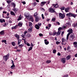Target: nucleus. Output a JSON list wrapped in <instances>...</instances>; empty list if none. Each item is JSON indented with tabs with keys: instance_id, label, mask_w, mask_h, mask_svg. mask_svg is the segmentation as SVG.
<instances>
[{
	"instance_id": "nucleus-56",
	"label": "nucleus",
	"mask_w": 77,
	"mask_h": 77,
	"mask_svg": "<svg viewBox=\"0 0 77 77\" xmlns=\"http://www.w3.org/2000/svg\"><path fill=\"white\" fill-rule=\"evenodd\" d=\"M56 44H57V45H58L60 43V42L57 41L56 42Z\"/></svg>"
},
{
	"instance_id": "nucleus-39",
	"label": "nucleus",
	"mask_w": 77,
	"mask_h": 77,
	"mask_svg": "<svg viewBox=\"0 0 77 77\" xmlns=\"http://www.w3.org/2000/svg\"><path fill=\"white\" fill-rule=\"evenodd\" d=\"M77 24H76L75 23H74L72 24V26H73V27H75L77 26Z\"/></svg>"
},
{
	"instance_id": "nucleus-61",
	"label": "nucleus",
	"mask_w": 77,
	"mask_h": 77,
	"mask_svg": "<svg viewBox=\"0 0 77 77\" xmlns=\"http://www.w3.org/2000/svg\"><path fill=\"white\" fill-rule=\"evenodd\" d=\"M27 33V31H25L24 32V35H26V34Z\"/></svg>"
},
{
	"instance_id": "nucleus-23",
	"label": "nucleus",
	"mask_w": 77,
	"mask_h": 77,
	"mask_svg": "<svg viewBox=\"0 0 77 77\" xmlns=\"http://www.w3.org/2000/svg\"><path fill=\"white\" fill-rule=\"evenodd\" d=\"M36 5H37V3L36 2H34L32 4V7H35V6H36Z\"/></svg>"
},
{
	"instance_id": "nucleus-40",
	"label": "nucleus",
	"mask_w": 77,
	"mask_h": 77,
	"mask_svg": "<svg viewBox=\"0 0 77 77\" xmlns=\"http://www.w3.org/2000/svg\"><path fill=\"white\" fill-rule=\"evenodd\" d=\"M32 48H33L32 47H30L28 50V51H30V50H32Z\"/></svg>"
},
{
	"instance_id": "nucleus-33",
	"label": "nucleus",
	"mask_w": 77,
	"mask_h": 77,
	"mask_svg": "<svg viewBox=\"0 0 77 77\" xmlns=\"http://www.w3.org/2000/svg\"><path fill=\"white\" fill-rule=\"evenodd\" d=\"M7 2L8 4H10L11 3V0H8L6 1Z\"/></svg>"
},
{
	"instance_id": "nucleus-41",
	"label": "nucleus",
	"mask_w": 77,
	"mask_h": 77,
	"mask_svg": "<svg viewBox=\"0 0 77 77\" xmlns=\"http://www.w3.org/2000/svg\"><path fill=\"white\" fill-rule=\"evenodd\" d=\"M70 49H71V48L70 47H69V46H68L67 48V51H68V50H70Z\"/></svg>"
},
{
	"instance_id": "nucleus-16",
	"label": "nucleus",
	"mask_w": 77,
	"mask_h": 77,
	"mask_svg": "<svg viewBox=\"0 0 77 77\" xmlns=\"http://www.w3.org/2000/svg\"><path fill=\"white\" fill-rule=\"evenodd\" d=\"M35 27L37 30H38V29H39V28H40L39 26V25H37V24L35 26Z\"/></svg>"
},
{
	"instance_id": "nucleus-5",
	"label": "nucleus",
	"mask_w": 77,
	"mask_h": 77,
	"mask_svg": "<svg viewBox=\"0 0 77 77\" xmlns=\"http://www.w3.org/2000/svg\"><path fill=\"white\" fill-rule=\"evenodd\" d=\"M65 14H63L61 13H59V16L60 18H61V19H63V18H64L65 17Z\"/></svg>"
},
{
	"instance_id": "nucleus-37",
	"label": "nucleus",
	"mask_w": 77,
	"mask_h": 77,
	"mask_svg": "<svg viewBox=\"0 0 77 77\" xmlns=\"http://www.w3.org/2000/svg\"><path fill=\"white\" fill-rule=\"evenodd\" d=\"M2 42H4V43H5V44H6L7 43H6V40H3L2 41Z\"/></svg>"
},
{
	"instance_id": "nucleus-18",
	"label": "nucleus",
	"mask_w": 77,
	"mask_h": 77,
	"mask_svg": "<svg viewBox=\"0 0 77 77\" xmlns=\"http://www.w3.org/2000/svg\"><path fill=\"white\" fill-rule=\"evenodd\" d=\"M62 43L63 42H66V40L65 39H64L63 38H62Z\"/></svg>"
},
{
	"instance_id": "nucleus-32",
	"label": "nucleus",
	"mask_w": 77,
	"mask_h": 77,
	"mask_svg": "<svg viewBox=\"0 0 77 77\" xmlns=\"http://www.w3.org/2000/svg\"><path fill=\"white\" fill-rule=\"evenodd\" d=\"M56 20V18L53 17L51 20V21H55Z\"/></svg>"
},
{
	"instance_id": "nucleus-55",
	"label": "nucleus",
	"mask_w": 77,
	"mask_h": 77,
	"mask_svg": "<svg viewBox=\"0 0 77 77\" xmlns=\"http://www.w3.org/2000/svg\"><path fill=\"white\" fill-rule=\"evenodd\" d=\"M56 32H55L52 34V35H53V36H54V35H56Z\"/></svg>"
},
{
	"instance_id": "nucleus-63",
	"label": "nucleus",
	"mask_w": 77,
	"mask_h": 77,
	"mask_svg": "<svg viewBox=\"0 0 77 77\" xmlns=\"http://www.w3.org/2000/svg\"><path fill=\"white\" fill-rule=\"evenodd\" d=\"M0 22H1V23H3V20L0 19Z\"/></svg>"
},
{
	"instance_id": "nucleus-14",
	"label": "nucleus",
	"mask_w": 77,
	"mask_h": 77,
	"mask_svg": "<svg viewBox=\"0 0 77 77\" xmlns=\"http://www.w3.org/2000/svg\"><path fill=\"white\" fill-rule=\"evenodd\" d=\"M0 35H5V31L2 30L0 32Z\"/></svg>"
},
{
	"instance_id": "nucleus-27",
	"label": "nucleus",
	"mask_w": 77,
	"mask_h": 77,
	"mask_svg": "<svg viewBox=\"0 0 77 77\" xmlns=\"http://www.w3.org/2000/svg\"><path fill=\"white\" fill-rule=\"evenodd\" d=\"M29 26H30V27H33V26H32V23L31 22H29Z\"/></svg>"
},
{
	"instance_id": "nucleus-43",
	"label": "nucleus",
	"mask_w": 77,
	"mask_h": 77,
	"mask_svg": "<svg viewBox=\"0 0 77 77\" xmlns=\"http://www.w3.org/2000/svg\"><path fill=\"white\" fill-rule=\"evenodd\" d=\"M8 24V22H6V23H5L4 25H3L4 26H7Z\"/></svg>"
},
{
	"instance_id": "nucleus-35",
	"label": "nucleus",
	"mask_w": 77,
	"mask_h": 77,
	"mask_svg": "<svg viewBox=\"0 0 77 77\" xmlns=\"http://www.w3.org/2000/svg\"><path fill=\"white\" fill-rule=\"evenodd\" d=\"M66 26H69L70 25H71V23H69V22H67L66 23Z\"/></svg>"
},
{
	"instance_id": "nucleus-10",
	"label": "nucleus",
	"mask_w": 77,
	"mask_h": 77,
	"mask_svg": "<svg viewBox=\"0 0 77 77\" xmlns=\"http://www.w3.org/2000/svg\"><path fill=\"white\" fill-rule=\"evenodd\" d=\"M41 20V18L39 17L38 16L35 17V21L36 22H38L39 20Z\"/></svg>"
},
{
	"instance_id": "nucleus-44",
	"label": "nucleus",
	"mask_w": 77,
	"mask_h": 77,
	"mask_svg": "<svg viewBox=\"0 0 77 77\" xmlns=\"http://www.w3.org/2000/svg\"><path fill=\"white\" fill-rule=\"evenodd\" d=\"M51 62V61L50 60H47L46 61V63H50Z\"/></svg>"
},
{
	"instance_id": "nucleus-54",
	"label": "nucleus",
	"mask_w": 77,
	"mask_h": 77,
	"mask_svg": "<svg viewBox=\"0 0 77 77\" xmlns=\"http://www.w3.org/2000/svg\"><path fill=\"white\" fill-rule=\"evenodd\" d=\"M30 46L31 47H33V46H34V45H33V43H31Z\"/></svg>"
},
{
	"instance_id": "nucleus-7",
	"label": "nucleus",
	"mask_w": 77,
	"mask_h": 77,
	"mask_svg": "<svg viewBox=\"0 0 77 77\" xmlns=\"http://www.w3.org/2000/svg\"><path fill=\"white\" fill-rule=\"evenodd\" d=\"M61 62L63 63H65V62H66V60L65 59V58H62L61 59Z\"/></svg>"
},
{
	"instance_id": "nucleus-3",
	"label": "nucleus",
	"mask_w": 77,
	"mask_h": 77,
	"mask_svg": "<svg viewBox=\"0 0 77 77\" xmlns=\"http://www.w3.org/2000/svg\"><path fill=\"white\" fill-rule=\"evenodd\" d=\"M66 15L67 17H73L74 18L75 17V15L70 13L66 14Z\"/></svg>"
},
{
	"instance_id": "nucleus-49",
	"label": "nucleus",
	"mask_w": 77,
	"mask_h": 77,
	"mask_svg": "<svg viewBox=\"0 0 77 77\" xmlns=\"http://www.w3.org/2000/svg\"><path fill=\"white\" fill-rule=\"evenodd\" d=\"M42 19L43 20L44 19V18H45L44 17V14H42Z\"/></svg>"
},
{
	"instance_id": "nucleus-45",
	"label": "nucleus",
	"mask_w": 77,
	"mask_h": 77,
	"mask_svg": "<svg viewBox=\"0 0 77 77\" xmlns=\"http://www.w3.org/2000/svg\"><path fill=\"white\" fill-rule=\"evenodd\" d=\"M45 43L46 45H48V44H49V42H48V41L46 42H45Z\"/></svg>"
},
{
	"instance_id": "nucleus-15",
	"label": "nucleus",
	"mask_w": 77,
	"mask_h": 77,
	"mask_svg": "<svg viewBox=\"0 0 77 77\" xmlns=\"http://www.w3.org/2000/svg\"><path fill=\"white\" fill-rule=\"evenodd\" d=\"M22 18H23V16H22L21 15H20L17 20L18 21H20V20H21L22 19Z\"/></svg>"
},
{
	"instance_id": "nucleus-50",
	"label": "nucleus",
	"mask_w": 77,
	"mask_h": 77,
	"mask_svg": "<svg viewBox=\"0 0 77 77\" xmlns=\"http://www.w3.org/2000/svg\"><path fill=\"white\" fill-rule=\"evenodd\" d=\"M56 50L55 49H54L53 51V53H56Z\"/></svg>"
},
{
	"instance_id": "nucleus-6",
	"label": "nucleus",
	"mask_w": 77,
	"mask_h": 77,
	"mask_svg": "<svg viewBox=\"0 0 77 77\" xmlns=\"http://www.w3.org/2000/svg\"><path fill=\"white\" fill-rule=\"evenodd\" d=\"M24 15L26 18H28V19L30 16V14L28 13L27 12L25 13Z\"/></svg>"
},
{
	"instance_id": "nucleus-1",
	"label": "nucleus",
	"mask_w": 77,
	"mask_h": 77,
	"mask_svg": "<svg viewBox=\"0 0 77 77\" xmlns=\"http://www.w3.org/2000/svg\"><path fill=\"white\" fill-rule=\"evenodd\" d=\"M68 32H69V33L67 34V35L66 39L68 40V38H69V35L70 34H71V33H72V32L73 31L72 30V29L70 28L68 30H67Z\"/></svg>"
},
{
	"instance_id": "nucleus-2",
	"label": "nucleus",
	"mask_w": 77,
	"mask_h": 77,
	"mask_svg": "<svg viewBox=\"0 0 77 77\" xmlns=\"http://www.w3.org/2000/svg\"><path fill=\"white\" fill-rule=\"evenodd\" d=\"M48 11L49 12H51V13H55V12H56L55 10L51 7L49 8Z\"/></svg>"
},
{
	"instance_id": "nucleus-53",
	"label": "nucleus",
	"mask_w": 77,
	"mask_h": 77,
	"mask_svg": "<svg viewBox=\"0 0 77 77\" xmlns=\"http://www.w3.org/2000/svg\"><path fill=\"white\" fill-rule=\"evenodd\" d=\"M64 34V31L62 32L61 33V36H63V35Z\"/></svg>"
},
{
	"instance_id": "nucleus-57",
	"label": "nucleus",
	"mask_w": 77,
	"mask_h": 77,
	"mask_svg": "<svg viewBox=\"0 0 77 77\" xmlns=\"http://www.w3.org/2000/svg\"><path fill=\"white\" fill-rule=\"evenodd\" d=\"M63 77H69L68 75H64Z\"/></svg>"
},
{
	"instance_id": "nucleus-47",
	"label": "nucleus",
	"mask_w": 77,
	"mask_h": 77,
	"mask_svg": "<svg viewBox=\"0 0 77 77\" xmlns=\"http://www.w3.org/2000/svg\"><path fill=\"white\" fill-rule=\"evenodd\" d=\"M12 5L13 6L14 8L15 7V4H14V3H12Z\"/></svg>"
},
{
	"instance_id": "nucleus-34",
	"label": "nucleus",
	"mask_w": 77,
	"mask_h": 77,
	"mask_svg": "<svg viewBox=\"0 0 77 77\" xmlns=\"http://www.w3.org/2000/svg\"><path fill=\"white\" fill-rule=\"evenodd\" d=\"M58 4H53V5L54 6V7L57 8V7H56V6L57 5V7H58V5H57Z\"/></svg>"
},
{
	"instance_id": "nucleus-46",
	"label": "nucleus",
	"mask_w": 77,
	"mask_h": 77,
	"mask_svg": "<svg viewBox=\"0 0 77 77\" xmlns=\"http://www.w3.org/2000/svg\"><path fill=\"white\" fill-rule=\"evenodd\" d=\"M73 44L75 45H77V42H73Z\"/></svg>"
},
{
	"instance_id": "nucleus-24",
	"label": "nucleus",
	"mask_w": 77,
	"mask_h": 77,
	"mask_svg": "<svg viewBox=\"0 0 77 77\" xmlns=\"http://www.w3.org/2000/svg\"><path fill=\"white\" fill-rule=\"evenodd\" d=\"M70 36L72 37V38H75V35H74V33L71 34Z\"/></svg>"
},
{
	"instance_id": "nucleus-30",
	"label": "nucleus",
	"mask_w": 77,
	"mask_h": 77,
	"mask_svg": "<svg viewBox=\"0 0 77 77\" xmlns=\"http://www.w3.org/2000/svg\"><path fill=\"white\" fill-rule=\"evenodd\" d=\"M15 65H14V64H13V65L11 66V69H14V68H15Z\"/></svg>"
},
{
	"instance_id": "nucleus-19",
	"label": "nucleus",
	"mask_w": 77,
	"mask_h": 77,
	"mask_svg": "<svg viewBox=\"0 0 77 77\" xmlns=\"http://www.w3.org/2000/svg\"><path fill=\"white\" fill-rule=\"evenodd\" d=\"M15 37H16V38H17V40L19 39H20V35H18V34H16L15 35Z\"/></svg>"
},
{
	"instance_id": "nucleus-20",
	"label": "nucleus",
	"mask_w": 77,
	"mask_h": 77,
	"mask_svg": "<svg viewBox=\"0 0 77 77\" xmlns=\"http://www.w3.org/2000/svg\"><path fill=\"white\" fill-rule=\"evenodd\" d=\"M22 25H23V23L21 22H19L18 23V26H19V27H21Z\"/></svg>"
},
{
	"instance_id": "nucleus-12",
	"label": "nucleus",
	"mask_w": 77,
	"mask_h": 77,
	"mask_svg": "<svg viewBox=\"0 0 77 77\" xmlns=\"http://www.w3.org/2000/svg\"><path fill=\"white\" fill-rule=\"evenodd\" d=\"M47 3V2H42L41 4V6H44V5H45V3Z\"/></svg>"
},
{
	"instance_id": "nucleus-48",
	"label": "nucleus",
	"mask_w": 77,
	"mask_h": 77,
	"mask_svg": "<svg viewBox=\"0 0 77 77\" xmlns=\"http://www.w3.org/2000/svg\"><path fill=\"white\" fill-rule=\"evenodd\" d=\"M38 26H39V27H41V26L42 25V24L41 23H38Z\"/></svg>"
},
{
	"instance_id": "nucleus-25",
	"label": "nucleus",
	"mask_w": 77,
	"mask_h": 77,
	"mask_svg": "<svg viewBox=\"0 0 77 77\" xmlns=\"http://www.w3.org/2000/svg\"><path fill=\"white\" fill-rule=\"evenodd\" d=\"M10 14L11 15H14V16H15V13H14V12L13 11H11Z\"/></svg>"
},
{
	"instance_id": "nucleus-9",
	"label": "nucleus",
	"mask_w": 77,
	"mask_h": 77,
	"mask_svg": "<svg viewBox=\"0 0 77 77\" xmlns=\"http://www.w3.org/2000/svg\"><path fill=\"white\" fill-rule=\"evenodd\" d=\"M32 29H33V26L31 27L30 28L28 29V32L31 33V32H32Z\"/></svg>"
},
{
	"instance_id": "nucleus-38",
	"label": "nucleus",
	"mask_w": 77,
	"mask_h": 77,
	"mask_svg": "<svg viewBox=\"0 0 77 77\" xmlns=\"http://www.w3.org/2000/svg\"><path fill=\"white\" fill-rule=\"evenodd\" d=\"M12 45L13 46H14V47L15 46V42H12Z\"/></svg>"
},
{
	"instance_id": "nucleus-22",
	"label": "nucleus",
	"mask_w": 77,
	"mask_h": 77,
	"mask_svg": "<svg viewBox=\"0 0 77 77\" xmlns=\"http://www.w3.org/2000/svg\"><path fill=\"white\" fill-rule=\"evenodd\" d=\"M61 31H58L57 32V36H58V35H60V33H61Z\"/></svg>"
},
{
	"instance_id": "nucleus-4",
	"label": "nucleus",
	"mask_w": 77,
	"mask_h": 77,
	"mask_svg": "<svg viewBox=\"0 0 77 77\" xmlns=\"http://www.w3.org/2000/svg\"><path fill=\"white\" fill-rule=\"evenodd\" d=\"M9 54H8L7 55L3 57V59L6 61L8 59H9Z\"/></svg>"
},
{
	"instance_id": "nucleus-13",
	"label": "nucleus",
	"mask_w": 77,
	"mask_h": 77,
	"mask_svg": "<svg viewBox=\"0 0 77 77\" xmlns=\"http://www.w3.org/2000/svg\"><path fill=\"white\" fill-rule=\"evenodd\" d=\"M66 60H69L71 59V56L70 55H68L66 57Z\"/></svg>"
},
{
	"instance_id": "nucleus-42",
	"label": "nucleus",
	"mask_w": 77,
	"mask_h": 77,
	"mask_svg": "<svg viewBox=\"0 0 77 77\" xmlns=\"http://www.w3.org/2000/svg\"><path fill=\"white\" fill-rule=\"evenodd\" d=\"M62 28L60 27L58 29V31H61L60 30H62Z\"/></svg>"
},
{
	"instance_id": "nucleus-17",
	"label": "nucleus",
	"mask_w": 77,
	"mask_h": 77,
	"mask_svg": "<svg viewBox=\"0 0 77 77\" xmlns=\"http://www.w3.org/2000/svg\"><path fill=\"white\" fill-rule=\"evenodd\" d=\"M69 8L67 7L65 8V11L66 12H69Z\"/></svg>"
},
{
	"instance_id": "nucleus-60",
	"label": "nucleus",
	"mask_w": 77,
	"mask_h": 77,
	"mask_svg": "<svg viewBox=\"0 0 77 77\" xmlns=\"http://www.w3.org/2000/svg\"><path fill=\"white\" fill-rule=\"evenodd\" d=\"M56 24H57L58 25H60V23H59V22H56Z\"/></svg>"
},
{
	"instance_id": "nucleus-64",
	"label": "nucleus",
	"mask_w": 77,
	"mask_h": 77,
	"mask_svg": "<svg viewBox=\"0 0 77 77\" xmlns=\"http://www.w3.org/2000/svg\"><path fill=\"white\" fill-rule=\"evenodd\" d=\"M57 55L58 56H60V53L58 52L57 54Z\"/></svg>"
},
{
	"instance_id": "nucleus-26",
	"label": "nucleus",
	"mask_w": 77,
	"mask_h": 77,
	"mask_svg": "<svg viewBox=\"0 0 77 77\" xmlns=\"http://www.w3.org/2000/svg\"><path fill=\"white\" fill-rule=\"evenodd\" d=\"M23 46H24V44H22L21 45H18V46L19 47H20V48H22V47H23Z\"/></svg>"
},
{
	"instance_id": "nucleus-8",
	"label": "nucleus",
	"mask_w": 77,
	"mask_h": 77,
	"mask_svg": "<svg viewBox=\"0 0 77 77\" xmlns=\"http://www.w3.org/2000/svg\"><path fill=\"white\" fill-rule=\"evenodd\" d=\"M13 10L14 11L15 14H17V12L18 11V9L17 8H14L13 9Z\"/></svg>"
},
{
	"instance_id": "nucleus-21",
	"label": "nucleus",
	"mask_w": 77,
	"mask_h": 77,
	"mask_svg": "<svg viewBox=\"0 0 77 77\" xmlns=\"http://www.w3.org/2000/svg\"><path fill=\"white\" fill-rule=\"evenodd\" d=\"M17 26H18V25H16L14 26H13L11 27V29L12 30L13 29H16L17 28Z\"/></svg>"
},
{
	"instance_id": "nucleus-31",
	"label": "nucleus",
	"mask_w": 77,
	"mask_h": 77,
	"mask_svg": "<svg viewBox=\"0 0 77 77\" xmlns=\"http://www.w3.org/2000/svg\"><path fill=\"white\" fill-rule=\"evenodd\" d=\"M69 39L70 41H73V39H74V38L70 36L69 37Z\"/></svg>"
},
{
	"instance_id": "nucleus-51",
	"label": "nucleus",
	"mask_w": 77,
	"mask_h": 77,
	"mask_svg": "<svg viewBox=\"0 0 77 77\" xmlns=\"http://www.w3.org/2000/svg\"><path fill=\"white\" fill-rule=\"evenodd\" d=\"M61 44H62V45H66V42H64L63 43H62Z\"/></svg>"
},
{
	"instance_id": "nucleus-62",
	"label": "nucleus",
	"mask_w": 77,
	"mask_h": 77,
	"mask_svg": "<svg viewBox=\"0 0 77 77\" xmlns=\"http://www.w3.org/2000/svg\"><path fill=\"white\" fill-rule=\"evenodd\" d=\"M10 6H11L10 4H8L7 6V8H9V7H10Z\"/></svg>"
},
{
	"instance_id": "nucleus-29",
	"label": "nucleus",
	"mask_w": 77,
	"mask_h": 77,
	"mask_svg": "<svg viewBox=\"0 0 77 77\" xmlns=\"http://www.w3.org/2000/svg\"><path fill=\"white\" fill-rule=\"evenodd\" d=\"M18 40V45H19L20 44H21V40Z\"/></svg>"
},
{
	"instance_id": "nucleus-11",
	"label": "nucleus",
	"mask_w": 77,
	"mask_h": 77,
	"mask_svg": "<svg viewBox=\"0 0 77 77\" xmlns=\"http://www.w3.org/2000/svg\"><path fill=\"white\" fill-rule=\"evenodd\" d=\"M28 19L29 20H31V21L32 22H33V17L30 16Z\"/></svg>"
},
{
	"instance_id": "nucleus-52",
	"label": "nucleus",
	"mask_w": 77,
	"mask_h": 77,
	"mask_svg": "<svg viewBox=\"0 0 77 77\" xmlns=\"http://www.w3.org/2000/svg\"><path fill=\"white\" fill-rule=\"evenodd\" d=\"M61 10H64L65 9V7H62L60 8Z\"/></svg>"
},
{
	"instance_id": "nucleus-28",
	"label": "nucleus",
	"mask_w": 77,
	"mask_h": 77,
	"mask_svg": "<svg viewBox=\"0 0 77 77\" xmlns=\"http://www.w3.org/2000/svg\"><path fill=\"white\" fill-rule=\"evenodd\" d=\"M26 36L27 37H28V38H30V37H31V36H32V35H31V34H28L26 35Z\"/></svg>"
},
{
	"instance_id": "nucleus-58",
	"label": "nucleus",
	"mask_w": 77,
	"mask_h": 77,
	"mask_svg": "<svg viewBox=\"0 0 77 77\" xmlns=\"http://www.w3.org/2000/svg\"><path fill=\"white\" fill-rule=\"evenodd\" d=\"M39 36H43V34H42L41 33H40V34H39Z\"/></svg>"
},
{
	"instance_id": "nucleus-36",
	"label": "nucleus",
	"mask_w": 77,
	"mask_h": 77,
	"mask_svg": "<svg viewBox=\"0 0 77 77\" xmlns=\"http://www.w3.org/2000/svg\"><path fill=\"white\" fill-rule=\"evenodd\" d=\"M37 15H38V13L36 12L34 14V16H35V17H36V16H37Z\"/></svg>"
},
{
	"instance_id": "nucleus-59",
	"label": "nucleus",
	"mask_w": 77,
	"mask_h": 77,
	"mask_svg": "<svg viewBox=\"0 0 77 77\" xmlns=\"http://www.w3.org/2000/svg\"><path fill=\"white\" fill-rule=\"evenodd\" d=\"M51 24H48V27H51Z\"/></svg>"
}]
</instances>
